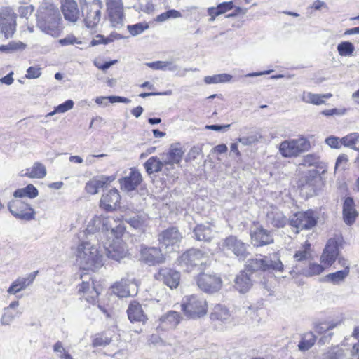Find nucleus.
I'll list each match as a JSON object with an SVG mask.
<instances>
[{
	"mask_svg": "<svg viewBox=\"0 0 359 359\" xmlns=\"http://www.w3.org/2000/svg\"><path fill=\"white\" fill-rule=\"evenodd\" d=\"M8 208L11 213L18 219L31 220L34 218L35 212L34 209L23 201H12L8 203Z\"/></svg>",
	"mask_w": 359,
	"mask_h": 359,
	"instance_id": "obj_12",
	"label": "nucleus"
},
{
	"mask_svg": "<svg viewBox=\"0 0 359 359\" xmlns=\"http://www.w3.org/2000/svg\"><path fill=\"white\" fill-rule=\"evenodd\" d=\"M165 165L163 160L160 161L156 156L149 158L144 163V168L148 174L160 172L163 165Z\"/></svg>",
	"mask_w": 359,
	"mask_h": 359,
	"instance_id": "obj_38",
	"label": "nucleus"
},
{
	"mask_svg": "<svg viewBox=\"0 0 359 359\" xmlns=\"http://www.w3.org/2000/svg\"><path fill=\"white\" fill-rule=\"evenodd\" d=\"M342 144L345 147H350L354 150L359 151V134L358 133H352L341 138Z\"/></svg>",
	"mask_w": 359,
	"mask_h": 359,
	"instance_id": "obj_42",
	"label": "nucleus"
},
{
	"mask_svg": "<svg viewBox=\"0 0 359 359\" xmlns=\"http://www.w3.org/2000/svg\"><path fill=\"white\" fill-rule=\"evenodd\" d=\"M95 102L99 105H102L104 107H107L108 105V103H115V102H123L128 104L130 102V100L128 98L121 97V96H116V95H111L108 97H97L95 99Z\"/></svg>",
	"mask_w": 359,
	"mask_h": 359,
	"instance_id": "obj_41",
	"label": "nucleus"
},
{
	"mask_svg": "<svg viewBox=\"0 0 359 359\" xmlns=\"http://www.w3.org/2000/svg\"><path fill=\"white\" fill-rule=\"evenodd\" d=\"M310 247L311 244L306 242L305 245L303 247V249L297 251L294 255L293 257L294 260L299 263L306 261L310 257Z\"/></svg>",
	"mask_w": 359,
	"mask_h": 359,
	"instance_id": "obj_45",
	"label": "nucleus"
},
{
	"mask_svg": "<svg viewBox=\"0 0 359 359\" xmlns=\"http://www.w3.org/2000/svg\"><path fill=\"white\" fill-rule=\"evenodd\" d=\"M339 255V244L335 238H330L321 255V262L325 266H331Z\"/></svg>",
	"mask_w": 359,
	"mask_h": 359,
	"instance_id": "obj_18",
	"label": "nucleus"
},
{
	"mask_svg": "<svg viewBox=\"0 0 359 359\" xmlns=\"http://www.w3.org/2000/svg\"><path fill=\"white\" fill-rule=\"evenodd\" d=\"M149 28L147 23H137L135 25H128L127 29L132 36H137L142 34L144 30Z\"/></svg>",
	"mask_w": 359,
	"mask_h": 359,
	"instance_id": "obj_50",
	"label": "nucleus"
},
{
	"mask_svg": "<svg viewBox=\"0 0 359 359\" xmlns=\"http://www.w3.org/2000/svg\"><path fill=\"white\" fill-rule=\"evenodd\" d=\"M337 50L341 56H348L353 53L355 47L349 41H343L338 44Z\"/></svg>",
	"mask_w": 359,
	"mask_h": 359,
	"instance_id": "obj_47",
	"label": "nucleus"
},
{
	"mask_svg": "<svg viewBox=\"0 0 359 359\" xmlns=\"http://www.w3.org/2000/svg\"><path fill=\"white\" fill-rule=\"evenodd\" d=\"M208 13L210 16L209 21H214L216 17L224 13V2L220 3L217 7L209 8Z\"/></svg>",
	"mask_w": 359,
	"mask_h": 359,
	"instance_id": "obj_51",
	"label": "nucleus"
},
{
	"mask_svg": "<svg viewBox=\"0 0 359 359\" xmlns=\"http://www.w3.org/2000/svg\"><path fill=\"white\" fill-rule=\"evenodd\" d=\"M340 323H341L340 321H338V322L330 321V322L320 323L316 325L315 331L319 334L326 333L329 330H332L333 328L336 327Z\"/></svg>",
	"mask_w": 359,
	"mask_h": 359,
	"instance_id": "obj_48",
	"label": "nucleus"
},
{
	"mask_svg": "<svg viewBox=\"0 0 359 359\" xmlns=\"http://www.w3.org/2000/svg\"><path fill=\"white\" fill-rule=\"evenodd\" d=\"M226 247L228 250H231L240 260H243L246 258L248 255L246 245L236 237L230 236L226 238Z\"/></svg>",
	"mask_w": 359,
	"mask_h": 359,
	"instance_id": "obj_25",
	"label": "nucleus"
},
{
	"mask_svg": "<svg viewBox=\"0 0 359 359\" xmlns=\"http://www.w3.org/2000/svg\"><path fill=\"white\" fill-rule=\"evenodd\" d=\"M79 292L88 302L92 304L97 302L100 293L91 278L89 280H83L82 283L79 285Z\"/></svg>",
	"mask_w": 359,
	"mask_h": 359,
	"instance_id": "obj_19",
	"label": "nucleus"
},
{
	"mask_svg": "<svg viewBox=\"0 0 359 359\" xmlns=\"http://www.w3.org/2000/svg\"><path fill=\"white\" fill-rule=\"evenodd\" d=\"M310 142L306 138L301 137L290 140H285L280 144L279 151L284 157L290 158L299 156L308 151Z\"/></svg>",
	"mask_w": 359,
	"mask_h": 359,
	"instance_id": "obj_6",
	"label": "nucleus"
},
{
	"mask_svg": "<svg viewBox=\"0 0 359 359\" xmlns=\"http://www.w3.org/2000/svg\"><path fill=\"white\" fill-rule=\"evenodd\" d=\"M20 175L31 179H43L46 175V168L42 163L35 162L32 168L22 170Z\"/></svg>",
	"mask_w": 359,
	"mask_h": 359,
	"instance_id": "obj_30",
	"label": "nucleus"
},
{
	"mask_svg": "<svg viewBox=\"0 0 359 359\" xmlns=\"http://www.w3.org/2000/svg\"><path fill=\"white\" fill-rule=\"evenodd\" d=\"M196 283L200 290L210 294L219 291L222 287V280L216 274L201 273L198 275Z\"/></svg>",
	"mask_w": 359,
	"mask_h": 359,
	"instance_id": "obj_9",
	"label": "nucleus"
},
{
	"mask_svg": "<svg viewBox=\"0 0 359 359\" xmlns=\"http://www.w3.org/2000/svg\"><path fill=\"white\" fill-rule=\"evenodd\" d=\"M83 21L88 28L95 27L101 20L102 5L99 0H79Z\"/></svg>",
	"mask_w": 359,
	"mask_h": 359,
	"instance_id": "obj_4",
	"label": "nucleus"
},
{
	"mask_svg": "<svg viewBox=\"0 0 359 359\" xmlns=\"http://www.w3.org/2000/svg\"><path fill=\"white\" fill-rule=\"evenodd\" d=\"M184 153L180 144H172L168 152L163 156L162 159L165 165L178 164L181 161Z\"/></svg>",
	"mask_w": 359,
	"mask_h": 359,
	"instance_id": "obj_28",
	"label": "nucleus"
},
{
	"mask_svg": "<svg viewBox=\"0 0 359 359\" xmlns=\"http://www.w3.org/2000/svg\"><path fill=\"white\" fill-rule=\"evenodd\" d=\"M74 102L72 100H67L65 102L57 105L54 108V110L51 112H49L46 116L49 117L52 116L56 114H63L67 112V111L72 109L74 107Z\"/></svg>",
	"mask_w": 359,
	"mask_h": 359,
	"instance_id": "obj_44",
	"label": "nucleus"
},
{
	"mask_svg": "<svg viewBox=\"0 0 359 359\" xmlns=\"http://www.w3.org/2000/svg\"><path fill=\"white\" fill-rule=\"evenodd\" d=\"M194 233L196 240L207 243L215 239L217 235L210 224H198L194 229Z\"/></svg>",
	"mask_w": 359,
	"mask_h": 359,
	"instance_id": "obj_23",
	"label": "nucleus"
},
{
	"mask_svg": "<svg viewBox=\"0 0 359 359\" xmlns=\"http://www.w3.org/2000/svg\"><path fill=\"white\" fill-rule=\"evenodd\" d=\"M25 47V45L22 42L11 41L7 45L0 46V51L8 53L20 49H24Z\"/></svg>",
	"mask_w": 359,
	"mask_h": 359,
	"instance_id": "obj_52",
	"label": "nucleus"
},
{
	"mask_svg": "<svg viewBox=\"0 0 359 359\" xmlns=\"http://www.w3.org/2000/svg\"><path fill=\"white\" fill-rule=\"evenodd\" d=\"M107 256L113 260L120 262L128 255V248L122 240H113L112 243L105 245Z\"/></svg>",
	"mask_w": 359,
	"mask_h": 359,
	"instance_id": "obj_15",
	"label": "nucleus"
},
{
	"mask_svg": "<svg viewBox=\"0 0 359 359\" xmlns=\"http://www.w3.org/2000/svg\"><path fill=\"white\" fill-rule=\"evenodd\" d=\"M325 143L333 149H339L342 144L341 139L335 136H330L325 140Z\"/></svg>",
	"mask_w": 359,
	"mask_h": 359,
	"instance_id": "obj_59",
	"label": "nucleus"
},
{
	"mask_svg": "<svg viewBox=\"0 0 359 359\" xmlns=\"http://www.w3.org/2000/svg\"><path fill=\"white\" fill-rule=\"evenodd\" d=\"M252 243L255 246H262L273 242V236L270 231L262 226L256 228L251 231Z\"/></svg>",
	"mask_w": 359,
	"mask_h": 359,
	"instance_id": "obj_21",
	"label": "nucleus"
},
{
	"mask_svg": "<svg viewBox=\"0 0 359 359\" xmlns=\"http://www.w3.org/2000/svg\"><path fill=\"white\" fill-rule=\"evenodd\" d=\"M324 271L322 265L316 263H309L308 266L302 267L297 264L292 270L290 271V273H300L305 276H313L320 274Z\"/></svg>",
	"mask_w": 359,
	"mask_h": 359,
	"instance_id": "obj_29",
	"label": "nucleus"
},
{
	"mask_svg": "<svg viewBox=\"0 0 359 359\" xmlns=\"http://www.w3.org/2000/svg\"><path fill=\"white\" fill-rule=\"evenodd\" d=\"M120 199L118 191L116 189H111L102 196L100 207L106 211H111L116 208Z\"/></svg>",
	"mask_w": 359,
	"mask_h": 359,
	"instance_id": "obj_20",
	"label": "nucleus"
},
{
	"mask_svg": "<svg viewBox=\"0 0 359 359\" xmlns=\"http://www.w3.org/2000/svg\"><path fill=\"white\" fill-rule=\"evenodd\" d=\"M128 223L130 224L131 226L135 229L140 228L144 224V219L142 215H136L132 217H130L127 220Z\"/></svg>",
	"mask_w": 359,
	"mask_h": 359,
	"instance_id": "obj_58",
	"label": "nucleus"
},
{
	"mask_svg": "<svg viewBox=\"0 0 359 359\" xmlns=\"http://www.w3.org/2000/svg\"><path fill=\"white\" fill-rule=\"evenodd\" d=\"M181 306L185 316L189 318H201L207 313L208 305L206 301L196 294L185 297Z\"/></svg>",
	"mask_w": 359,
	"mask_h": 359,
	"instance_id": "obj_5",
	"label": "nucleus"
},
{
	"mask_svg": "<svg viewBox=\"0 0 359 359\" xmlns=\"http://www.w3.org/2000/svg\"><path fill=\"white\" fill-rule=\"evenodd\" d=\"M245 269L248 271H257L259 270L275 271L276 272H282L284 269V265L280 261L278 254H273L271 257H262L250 259L245 264Z\"/></svg>",
	"mask_w": 359,
	"mask_h": 359,
	"instance_id": "obj_3",
	"label": "nucleus"
},
{
	"mask_svg": "<svg viewBox=\"0 0 359 359\" xmlns=\"http://www.w3.org/2000/svg\"><path fill=\"white\" fill-rule=\"evenodd\" d=\"M38 195V189L32 184H28L24 188L18 189L13 193L15 198L28 197L29 198H34Z\"/></svg>",
	"mask_w": 359,
	"mask_h": 359,
	"instance_id": "obj_37",
	"label": "nucleus"
},
{
	"mask_svg": "<svg viewBox=\"0 0 359 359\" xmlns=\"http://www.w3.org/2000/svg\"><path fill=\"white\" fill-rule=\"evenodd\" d=\"M76 263L83 270L97 271L103 265V257L97 248L89 242H82L77 247Z\"/></svg>",
	"mask_w": 359,
	"mask_h": 359,
	"instance_id": "obj_2",
	"label": "nucleus"
},
{
	"mask_svg": "<svg viewBox=\"0 0 359 359\" xmlns=\"http://www.w3.org/2000/svg\"><path fill=\"white\" fill-rule=\"evenodd\" d=\"M140 252V259L149 266L160 264L165 262L164 255L158 248L142 245Z\"/></svg>",
	"mask_w": 359,
	"mask_h": 359,
	"instance_id": "obj_13",
	"label": "nucleus"
},
{
	"mask_svg": "<svg viewBox=\"0 0 359 359\" xmlns=\"http://www.w3.org/2000/svg\"><path fill=\"white\" fill-rule=\"evenodd\" d=\"M348 161L347 155L344 154H340L337 158L334 170H344L346 168Z\"/></svg>",
	"mask_w": 359,
	"mask_h": 359,
	"instance_id": "obj_54",
	"label": "nucleus"
},
{
	"mask_svg": "<svg viewBox=\"0 0 359 359\" xmlns=\"http://www.w3.org/2000/svg\"><path fill=\"white\" fill-rule=\"evenodd\" d=\"M316 337L311 332L303 334L302 339L299 343V349L302 351H306L310 349L315 344Z\"/></svg>",
	"mask_w": 359,
	"mask_h": 359,
	"instance_id": "obj_40",
	"label": "nucleus"
},
{
	"mask_svg": "<svg viewBox=\"0 0 359 359\" xmlns=\"http://www.w3.org/2000/svg\"><path fill=\"white\" fill-rule=\"evenodd\" d=\"M252 285L250 274L241 271L235 278V287L241 293L247 292Z\"/></svg>",
	"mask_w": 359,
	"mask_h": 359,
	"instance_id": "obj_33",
	"label": "nucleus"
},
{
	"mask_svg": "<svg viewBox=\"0 0 359 359\" xmlns=\"http://www.w3.org/2000/svg\"><path fill=\"white\" fill-rule=\"evenodd\" d=\"M37 27L46 34L57 37L62 27V18L59 10L50 3H43L36 13Z\"/></svg>",
	"mask_w": 359,
	"mask_h": 359,
	"instance_id": "obj_1",
	"label": "nucleus"
},
{
	"mask_svg": "<svg viewBox=\"0 0 359 359\" xmlns=\"http://www.w3.org/2000/svg\"><path fill=\"white\" fill-rule=\"evenodd\" d=\"M302 100L306 103L313 104L315 105H320L325 102L323 100L321 94H315L312 93H304Z\"/></svg>",
	"mask_w": 359,
	"mask_h": 359,
	"instance_id": "obj_43",
	"label": "nucleus"
},
{
	"mask_svg": "<svg viewBox=\"0 0 359 359\" xmlns=\"http://www.w3.org/2000/svg\"><path fill=\"white\" fill-rule=\"evenodd\" d=\"M61 9L65 19L75 22L79 17V10L74 0H61Z\"/></svg>",
	"mask_w": 359,
	"mask_h": 359,
	"instance_id": "obj_22",
	"label": "nucleus"
},
{
	"mask_svg": "<svg viewBox=\"0 0 359 359\" xmlns=\"http://www.w3.org/2000/svg\"><path fill=\"white\" fill-rule=\"evenodd\" d=\"M19 306L18 301L12 302L8 306L4 308V314L1 318L2 325H9L15 319V317L22 314V311H19L17 308Z\"/></svg>",
	"mask_w": 359,
	"mask_h": 359,
	"instance_id": "obj_31",
	"label": "nucleus"
},
{
	"mask_svg": "<svg viewBox=\"0 0 359 359\" xmlns=\"http://www.w3.org/2000/svg\"><path fill=\"white\" fill-rule=\"evenodd\" d=\"M38 271H34L28 274L26 277H20L17 278L8 289V292L11 294L23 290L27 287L30 285L34 280Z\"/></svg>",
	"mask_w": 359,
	"mask_h": 359,
	"instance_id": "obj_26",
	"label": "nucleus"
},
{
	"mask_svg": "<svg viewBox=\"0 0 359 359\" xmlns=\"http://www.w3.org/2000/svg\"><path fill=\"white\" fill-rule=\"evenodd\" d=\"M155 278L171 289L176 288L180 283V274L178 271L170 268H161L155 274Z\"/></svg>",
	"mask_w": 359,
	"mask_h": 359,
	"instance_id": "obj_14",
	"label": "nucleus"
},
{
	"mask_svg": "<svg viewBox=\"0 0 359 359\" xmlns=\"http://www.w3.org/2000/svg\"><path fill=\"white\" fill-rule=\"evenodd\" d=\"M34 6H21L18 8V13L21 18H27L34 11Z\"/></svg>",
	"mask_w": 359,
	"mask_h": 359,
	"instance_id": "obj_61",
	"label": "nucleus"
},
{
	"mask_svg": "<svg viewBox=\"0 0 359 359\" xmlns=\"http://www.w3.org/2000/svg\"><path fill=\"white\" fill-rule=\"evenodd\" d=\"M111 22L114 27L122 25L123 19V8L108 11Z\"/></svg>",
	"mask_w": 359,
	"mask_h": 359,
	"instance_id": "obj_46",
	"label": "nucleus"
},
{
	"mask_svg": "<svg viewBox=\"0 0 359 359\" xmlns=\"http://www.w3.org/2000/svg\"><path fill=\"white\" fill-rule=\"evenodd\" d=\"M208 257L205 254L197 248H191L182 254L179 262L182 266L186 267L189 271L194 267L201 266L207 264Z\"/></svg>",
	"mask_w": 359,
	"mask_h": 359,
	"instance_id": "obj_7",
	"label": "nucleus"
},
{
	"mask_svg": "<svg viewBox=\"0 0 359 359\" xmlns=\"http://www.w3.org/2000/svg\"><path fill=\"white\" fill-rule=\"evenodd\" d=\"M349 272V268L346 266L343 270L326 275L323 278V281L331 283L333 285H338L345 280V278L348 276Z\"/></svg>",
	"mask_w": 359,
	"mask_h": 359,
	"instance_id": "obj_35",
	"label": "nucleus"
},
{
	"mask_svg": "<svg viewBox=\"0 0 359 359\" xmlns=\"http://www.w3.org/2000/svg\"><path fill=\"white\" fill-rule=\"evenodd\" d=\"M142 180L140 172L135 168H132L128 175L119 179V184L122 190L132 191L136 189Z\"/></svg>",
	"mask_w": 359,
	"mask_h": 359,
	"instance_id": "obj_17",
	"label": "nucleus"
},
{
	"mask_svg": "<svg viewBox=\"0 0 359 359\" xmlns=\"http://www.w3.org/2000/svg\"><path fill=\"white\" fill-rule=\"evenodd\" d=\"M223 313H224V311H223L222 305H221L219 304H215L214 306V307L212 309V311L211 312V314H210L211 320H222V316H223Z\"/></svg>",
	"mask_w": 359,
	"mask_h": 359,
	"instance_id": "obj_55",
	"label": "nucleus"
},
{
	"mask_svg": "<svg viewBox=\"0 0 359 359\" xmlns=\"http://www.w3.org/2000/svg\"><path fill=\"white\" fill-rule=\"evenodd\" d=\"M41 75V69L39 67H29L27 70L26 78L37 79Z\"/></svg>",
	"mask_w": 359,
	"mask_h": 359,
	"instance_id": "obj_60",
	"label": "nucleus"
},
{
	"mask_svg": "<svg viewBox=\"0 0 359 359\" xmlns=\"http://www.w3.org/2000/svg\"><path fill=\"white\" fill-rule=\"evenodd\" d=\"M134 279L123 278L120 281L116 282L112 285L113 292L120 297H127L131 296L129 286L133 282Z\"/></svg>",
	"mask_w": 359,
	"mask_h": 359,
	"instance_id": "obj_32",
	"label": "nucleus"
},
{
	"mask_svg": "<svg viewBox=\"0 0 359 359\" xmlns=\"http://www.w3.org/2000/svg\"><path fill=\"white\" fill-rule=\"evenodd\" d=\"M103 230L107 231L113 240H121V238L126 231V228L121 222L112 217H104L102 219Z\"/></svg>",
	"mask_w": 359,
	"mask_h": 359,
	"instance_id": "obj_16",
	"label": "nucleus"
},
{
	"mask_svg": "<svg viewBox=\"0 0 359 359\" xmlns=\"http://www.w3.org/2000/svg\"><path fill=\"white\" fill-rule=\"evenodd\" d=\"M59 43L61 46H63L73 45L74 43H81V42L78 41L77 39L73 35H69L64 39H60Z\"/></svg>",
	"mask_w": 359,
	"mask_h": 359,
	"instance_id": "obj_63",
	"label": "nucleus"
},
{
	"mask_svg": "<svg viewBox=\"0 0 359 359\" xmlns=\"http://www.w3.org/2000/svg\"><path fill=\"white\" fill-rule=\"evenodd\" d=\"M146 65L153 69L156 70H170L175 72L178 69V66L171 61H156L147 62Z\"/></svg>",
	"mask_w": 359,
	"mask_h": 359,
	"instance_id": "obj_39",
	"label": "nucleus"
},
{
	"mask_svg": "<svg viewBox=\"0 0 359 359\" xmlns=\"http://www.w3.org/2000/svg\"><path fill=\"white\" fill-rule=\"evenodd\" d=\"M324 359H348L347 353L341 348H334L325 355Z\"/></svg>",
	"mask_w": 359,
	"mask_h": 359,
	"instance_id": "obj_49",
	"label": "nucleus"
},
{
	"mask_svg": "<svg viewBox=\"0 0 359 359\" xmlns=\"http://www.w3.org/2000/svg\"><path fill=\"white\" fill-rule=\"evenodd\" d=\"M304 163L308 165H315L319 163V156L316 154H308L304 157Z\"/></svg>",
	"mask_w": 359,
	"mask_h": 359,
	"instance_id": "obj_64",
	"label": "nucleus"
},
{
	"mask_svg": "<svg viewBox=\"0 0 359 359\" xmlns=\"http://www.w3.org/2000/svg\"><path fill=\"white\" fill-rule=\"evenodd\" d=\"M248 9L241 7H235L234 10L233 11H230L226 13V19L228 20V21H226V23H230V20L232 18L236 17L239 18L240 19L242 18L245 14L247 13Z\"/></svg>",
	"mask_w": 359,
	"mask_h": 359,
	"instance_id": "obj_53",
	"label": "nucleus"
},
{
	"mask_svg": "<svg viewBox=\"0 0 359 359\" xmlns=\"http://www.w3.org/2000/svg\"><path fill=\"white\" fill-rule=\"evenodd\" d=\"M358 213L355 209V202L351 197H347L343 205L344 221L347 225L353 224Z\"/></svg>",
	"mask_w": 359,
	"mask_h": 359,
	"instance_id": "obj_27",
	"label": "nucleus"
},
{
	"mask_svg": "<svg viewBox=\"0 0 359 359\" xmlns=\"http://www.w3.org/2000/svg\"><path fill=\"white\" fill-rule=\"evenodd\" d=\"M182 236L179 230L175 227L168 228L162 231L158 236V241L162 247H164L168 252H171L178 247Z\"/></svg>",
	"mask_w": 359,
	"mask_h": 359,
	"instance_id": "obj_11",
	"label": "nucleus"
},
{
	"mask_svg": "<svg viewBox=\"0 0 359 359\" xmlns=\"http://www.w3.org/2000/svg\"><path fill=\"white\" fill-rule=\"evenodd\" d=\"M113 40L114 39L111 36L104 37L103 35L98 34L95 36V38H94L91 41L90 46H97L99 44H108V43L112 42Z\"/></svg>",
	"mask_w": 359,
	"mask_h": 359,
	"instance_id": "obj_56",
	"label": "nucleus"
},
{
	"mask_svg": "<svg viewBox=\"0 0 359 359\" xmlns=\"http://www.w3.org/2000/svg\"><path fill=\"white\" fill-rule=\"evenodd\" d=\"M204 81L207 84L222 83L224 81V74L206 76L204 78Z\"/></svg>",
	"mask_w": 359,
	"mask_h": 359,
	"instance_id": "obj_57",
	"label": "nucleus"
},
{
	"mask_svg": "<svg viewBox=\"0 0 359 359\" xmlns=\"http://www.w3.org/2000/svg\"><path fill=\"white\" fill-rule=\"evenodd\" d=\"M111 339L109 337L99 336L95 337L93 341V346H104L111 342Z\"/></svg>",
	"mask_w": 359,
	"mask_h": 359,
	"instance_id": "obj_62",
	"label": "nucleus"
},
{
	"mask_svg": "<svg viewBox=\"0 0 359 359\" xmlns=\"http://www.w3.org/2000/svg\"><path fill=\"white\" fill-rule=\"evenodd\" d=\"M266 222L273 227L282 228L287 224V219L278 208L271 206L266 213Z\"/></svg>",
	"mask_w": 359,
	"mask_h": 359,
	"instance_id": "obj_24",
	"label": "nucleus"
},
{
	"mask_svg": "<svg viewBox=\"0 0 359 359\" xmlns=\"http://www.w3.org/2000/svg\"><path fill=\"white\" fill-rule=\"evenodd\" d=\"M318 217L311 210L304 212H298L294 214L290 219V226L297 229V233L300 230H308L314 227L317 224Z\"/></svg>",
	"mask_w": 359,
	"mask_h": 359,
	"instance_id": "obj_8",
	"label": "nucleus"
},
{
	"mask_svg": "<svg viewBox=\"0 0 359 359\" xmlns=\"http://www.w3.org/2000/svg\"><path fill=\"white\" fill-rule=\"evenodd\" d=\"M0 27L7 39L11 37L16 27V14L11 8H4L0 11Z\"/></svg>",
	"mask_w": 359,
	"mask_h": 359,
	"instance_id": "obj_10",
	"label": "nucleus"
},
{
	"mask_svg": "<svg viewBox=\"0 0 359 359\" xmlns=\"http://www.w3.org/2000/svg\"><path fill=\"white\" fill-rule=\"evenodd\" d=\"M127 313L131 322H144L146 319L142 306L136 302L130 304Z\"/></svg>",
	"mask_w": 359,
	"mask_h": 359,
	"instance_id": "obj_34",
	"label": "nucleus"
},
{
	"mask_svg": "<svg viewBox=\"0 0 359 359\" xmlns=\"http://www.w3.org/2000/svg\"><path fill=\"white\" fill-rule=\"evenodd\" d=\"M160 320L162 324L165 325L169 328L175 327L180 321V313L175 311H170L166 314L163 315Z\"/></svg>",
	"mask_w": 359,
	"mask_h": 359,
	"instance_id": "obj_36",
	"label": "nucleus"
}]
</instances>
